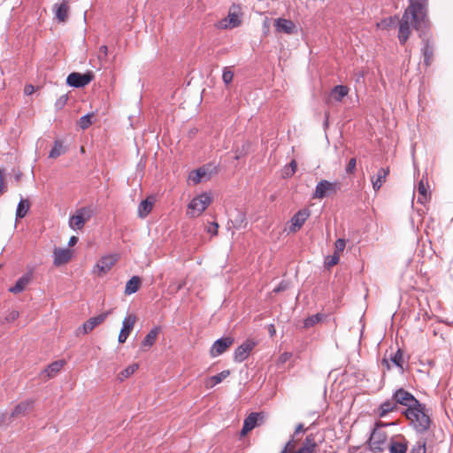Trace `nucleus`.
Segmentation results:
<instances>
[{
  "label": "nucleus",
  "mask_w": 453,
  "mask_h": 453,
  "mask_svg": "<svg viewBox=\"0 0 453 453\" xmlns=\"http://www.w3.org/2000/svg\"><path fill=\"white\" fill-rule=\"evenodd\" d=\"M403 413L417 433L424 434L430 428L431 418L426 412L425 404L419 403V406L414 405L406 409Z\"/></svg>",
  "instance_id": "nucleus-1"
},
{
  "label": "nucleus",
  "mask_w": 453,
  "mask_h": 453,
  "mask_svg": "<svg viewBox=\"0 0 453 453\" xmlns=\"http://www.w3.org/2000/svg\"><path fill=\"white\" fill-rule=\"evenodd\" d=\"M404 12L411 16L416 30L422 29L426 22L427 0H410V4Z\"/></svg>",
  "instance_id": "nucleus-2"
},
{
  "label": "nucleus",
  "mask_w": 453,
  "mask_h": 453,
  "mask_svg": "<svg viewBox=\"0 0 453 453\" xmlns=\"http://www.w3.org/2000/svg\"><path fill=\"white\" fill-rule=\"evenodd\" d=\"M211 197L207 193L195 196L188 204L187 215L196 218L201 215L211 204Z\"/></svg>",
  "instance_id": "nucleus-3"
},
{
  "label": "nucleus",
  "mask_w": 453,
  "mask_h": 453,
  "mask_svg": "<svg viewBox=\"0 0 453 453\" xmlns=\"http://www.w3.org/2000/svg\"><path fill=\"white\" fill-rule=\"evenodd\" d=\"M93 211L89 207H82L76 211L69 219V226L73 231L81 230L92 217Z\"/></svg>",
  "instance_id": "nucleus-4"
},
{
  "label": "nucleus",
  "mask_w": 453,
  "mask_h": 453,
  "mask_svg": "<svg viewBox=\"0 0 453 453\" xmlns=\"http://www.w3.org/2000/svg\"><path fill=\"white\" fill-rule=\"evenodd\" d=\"M392 396L396 405L401 404L403 406H405L406 409H410L414 405L419 406V401L417 400L411 393L406 391L402 388L396 389Z\"/></svg>",
  "instance_id": "nucleus-5"
},
{
  "label": "nucleus",
  "mask_w": 453,
  "mask_h": 453,
  "mask_svg": "<svg viewBox=\"0 0 453 453\" xmlns=\"http://www.w3.org/2000/svg\"><path fill=\"white\" fill-rule=\"evenodd\" d=\"M94 79L92 72L84 73H72L67 76L66 83L73 88H83L87 86Z\"/></svg>",
  "instance_id": "nucleus-6"
},
{
  "label": "nucleus",
  "mask_w": 453,
  "mask_h": 453,
  "mask_svg": "<svg viewBox=\"0 0 453 453\" xmlns=\"http://www.w3.org/2000/svg\"><path fill=\"white\" fill-rule=\"evenodd\" d=\"M338 188L339 185L337 182H330L326 180H322L317 184L312 198L322 199L326 196L335 193Z\"/></svg>",
  "instance_id": "nucleus-7"
},
{
  "label": "nucleus",
  "mask_w": 453,
  "mask_h": 453,
  "mask_svg": "<svg viewBox=\"0 0 453 453\" xmlns=\"http://www.w3.org/2000/svg\"><path fill=\"white\" fill-rule=\"evenodd\" d=\"M118 261L117 255H106L102 257L93 268V273L98 276L107 273Z\"/></svg>",
  "instance_id": "nucleus-8"
},
{
  "label": "nucleus",
  "mask_w": 453,
  "mask_h": 453,
  "mask_svg": "<svg viewBox=\"0 0 453 453\" xmlns=\"http://www.w3.org/2000/svg\"><path fill=\"white\" fill-rule=\"evenodd\" d=\"M255 346L256 342L253 340H246L235 349L234 352V361L242 363L246 360Z\"/></svg>",
  "instance_id": "nucleus-9"
},
{
  "label": "nucleus",
  "mask_w": 453,
  "mask_h": 453,
  "mask_svg": "<svg viewBox=\"0 0 453 453\" xmlns=\"http://www.w3.org/2000/svg\"><path fill=\"white\" fill-rule=\"evenodd\" d=\"M311 216V211L307 208L299 210L290 219L289 232L296 233L303 226Z\"/></svg>",
  "instance_id": "nucleus-10"
},
{
  "label": "nucleus",
  "mask_w": 453,
  "mask_h": 453,
  "mask_svg": "<svg viewBox=\"0 0 453 453\" xmlns=\"http://www.w3.org/2000/svg\"><path fill=\"white\" fill-rule=\"evenodd\" d=\"M411 24H412L414 27V24L411 20V16L404 12L400 21L398 33V39L402 44H404L410 36Z\"/></svg>",
  "instance_id": "nucleus-11"
},
{
  "label": "nucleus",
  "mask_w": 453,
  "mask_h": 453,
  "mask_svg": "<svg viewBox=\"0 0 453 453\" xmlns=\"http://www.w3.org/2000/svg\"><path fill=\"white\" fill-rule=\"evenodd\" d=\"M234 338L231 336L218 339L212 344L210 353L212 357H216L223 354L232 344Z\"/></svg>",
  "instance_id": "nucleus-12"
},
{
  "label": "nucleus",
  "mask_w": 453,
  "mask_h": 453,
  "mask_svg": "<svg viewBox=\"0 0 453 453\" xmlns=\"http://www.w3.org/2000/svg\"><path fill=\"white\" fill-rule=\"evenodd\" d=\"M242 24V18L239 12L230 11L227 17L219 21L217 27L220 29L234 28Z\"/></svg>",
  "instance_id": "nucleus-13"
},
{
  "label": "nucleus",
  "mask_w": 453,
  "mask_h": 453,
  "mask_svg": "<svg viewBox=\"0 0 453 453\" xmlns=\"http://www.w3.org/2000/svg\"><path fill=\"white\" fill-rule=\"evenodd\" d=\"M273 25L275 30L279 33H284L287 35H294L297 33V27L296 24L290 19L278 18L274 19Z\"/></svg>",
  "instance_id": "nucleus-14"
},
{
  "label": "nucleus",
  "mask_w": 453,
  "mask_h": 453,
  "mask_svg": "<svg viewBox=\"0 0 453 453\" xmlns=\"http://www.w3.org/2000/svg\"><path fill=\"white\" fill-rule=\"evenodd\" d=\"M135 316L134 314L127 315L125 317L122 322V328L119 332L118 341L119 343L126 342L131 330L133 329L135 323Z\"/></svg>",
  "instance_id": "nucleus-15"
},
{
  "label": "nucleus",
  "mask_w": 453,
  "mask_h": 453,
  "mask_svg": "<svg viewBox=\"0 0 453 453\" xmlns=\"http://www.w3.org/2000/svg\"><path fill=\"white\" fill-rule=\"evenodd\" d=\"M110 313H111V311H108L103 312L96 317L90 318L82 325V326L80 328V330H81L84 334L91 332L96 326L102 324L106 319V318L110 315Z\"/></svg>",
  "instance_id": "nucleus-16"
},
{
  "label": "nucleus",
  "mask_w": 453,
  "mask_h": 453,
  "mask_svg": "<svg viewBox=\"0 0 453 453\" xmlns=\"http://www.w3.org/2000/svg\"><path fill=\"white\" fill-rule=\"evenodd\" d=\"M408 441L403 435L392 437L388 445L390 453H406Z\"/></svg>",
  "instance_id": "nucleus-17"
},
{
  "label": "nucleus",
  "mask_w": 453,
  "mask_h": 453,
  "mask_svg": "<svg viewBox=\"0 0 453 453\" xmlns=\"http://www.w3.org/2000/svg\"><path fill=\"white\" fill-rule=\"evenodd\" d=\"M53 263L56 266L66 264L72 257V251L69 249L55 248L53 251Z\"/></svg>",
  "instance_id": "nucleus-18"
},
{
  "label": "nucleus",
  "mask_w": 453,
  "mask_h": 453,
  "mask_svg": "<svg viewBox=\"0 0 453 453\" xmlns=\"http://www.w3.org/2000/svg\"><path fill=\"white\" fill-rule=\"evenodd\" d=\"M65 365V360H58L49 365L42 372L41 378L42 380H48L56 376V374L61 370Z\"/></svg>",
  "instance_id": "nucleus-19"
},
{
  "label": "nucleus",
  "mask_w": 453,
  "mask_h": 453,
  "mask_svg": "<svg viewBox=\"0 0 453 453\" xmlns=\"http://www.w3.org/2000/svg\"><path fill=\"white\" fill-rule=\"evenodd\" d=\"M389 173V168L388 167H381L376 176L372 177V188L374 191L380 190V188L382 187L383 183L387 180V176Z\"/></svg>",
  "instance_id": "nucleus-20"
},
{
  "label": "nucleus",
  "mask_w": 453,
  "mask_h": 453,
  "mask_svg": "<svg viewBox=\"0 0 453 453\" xmlns=\"http://www.w3.org/2000/svg\"><path fill=\"white\" fill-rule=\"evenodd\" d=\"M32 274L30 273L22 275L15 283L14 286L9 288V291L12 294H19L25 290L26 287L31 281Z\"/></svg>",
  "instance_id": "nucleus-21"
},
{
  "label": "nucleus",
  "mask_w": 453,
  "mask_h": 453,
  "mask_svg": "<svg viewBox=\"0 0 453 453\" xmlns=\"http://www.w3.org/2000/svg\"><path fill=\"white\" fill-rule=\"evenodd\" d=\"M34 401L32 399L26 400L15 406L11 413L12 418L26 415L33 407Z\"/></svg>",
  "instance_id": "nucleus-22"
},
{
  "label": "nucleus",
  "mask_w": 453,
  "mask_h": 453,
  "mask_svg": "<svg viewBox=\"0 0 453 453\" xmlns=\"http://www.w3.org/2000/svg\"><path fill=\"white\" fill-rule=\"evenodd\" d=\"M160 328L158 326L153 327L142 340L141 346L143 349H148L152 347L158 336Z\"/></svg>",
  "instance_id": "nucleus-23"
},
{
  "label": "nucleus",
  "mask_w": 453,
  "mask_h": 453,
  "mask_svg": "<svg viewBox=\"0 0 453 453\" xmlns=\"http://www.w3.org/2000/svg\"><path fill=\"white\" fill-rule=\"evenodd\" d=\"M53 11L55 12V18L58 22H65L67 19L69 7L66 3L63 2L54 4Z\"/></svg>",
  "instance_id": "nucleus-24"
},
{
  "label": "nucleus",
  "mask_w": 453,
  "mask_h": 453,
  "mask_svg": "<svg viewBox=\"0 0 453 453\" xmlns=\"http://www.w3.org/2000/svg\"><path fill=\"white\" fill-rule=\"evenodd\" d=\"M349 88L343 85H337L334 87L329 95V100L335 102H342V100L348 95Z\"/></svg>",
  "instance_id": "nucleus-25"
},
{
  "label": "nucleus",
  "mask_w": 453,
  "mask_h": 453,
  "mask_svg": "<svg viewBox=\"0 0 453 453\" xmlns=\"http://www.w3.org/2000/svg\"><path fill=\"white\" fill-rule=\"evenodd\" d=\"M259 415L257 412H252L244 419L242 434H246L257 426Z\"/></svg>",
  "instance_id": "nucleus-26"
},
{
  "label": "nucleus",
  "mask_w": 453,
  "mask_h": 453,
  "mask_svg": "<svg viewBox=\"0 0 453 453\" xmlns=\"http://www.w3.org/2000/svg\"><path fill=\"white\" fill-rule=\"evenodd\" d=\"M386 435L384 433L374 430L370 438L371 446L377 450L381 451V445L385 443Z\"/></svg>",
  "instance_id": "nucleus-27"
},
{
  "label": "nucleus",
  "mask_w": 453,
  "mask_h": 453,
  "mask_svg": "<svg viewBox=\"0 0 453 453\" xmlns=\"http://www.w3.org/2000/svg\"><path fill=\"white\" fill-rule=\"evenodd\" d=\"M230 374V372L228 370H224L220 372L219 373L213 375L210 378H208L205 381V387L207 388H211L215 387L217 384L223 381L226 378H227Z\"/></svg>",
  "instance_id": "nucleus-28"
},
{
  "label": "nucleus",
  "mask_w": 453,
  "mask_h": 453,
  "mask_svg": "<svg viewBox=\"0 0 453 453\" xmlns=\"http://www.w3.org/2000/svg\"><path fill=\"white\" fill-rule=\"evenodd\" d=\"M209 178L210 176L207 174V171L204 167L193 171L189 174V180H192L194 184H198L203 180H207Z\"/></svg>",
  "instance_id": "nucleus-29"
},
{
  "label": "nucleus",
  "mask_w": 453,
  "mask_h": 453,
  "mask_svg": "<svg viewBox=\"0 0 453 453\" xmlns=\"http://www.w3.org/2000/svg\"><path fill=\"white\" fill-rule=\"evenodd\" d=\"M418 191V203H425L427 200L428 196V185L427 182L424 180V179H421L417 187Z\"/></svg>",
  "instance_id": "nucleus-30"
},
{
  "label": "nucleus",
  "mask_w": 453,
  "mask_h": 453,
  "mask_svg": "<svg viewBox=\"0 0 453 453\" xmlns=\"http://www.w3.org/2000/svg\"><path fill=\"white\" fill-rule=\"evenodd\" d=\"M141 285V279L139 276H133L127 283L125 288L126 295H132L138 291Z\"/></svg>",
  "instance_id": "nucleus-31"
},
{
  "label": "nucleus",
  "mask_w": 453,
  "mask_h": 453,
  "mask_svg": "<svg viewBox=\"0 0 453 453\" xmlns=\"http://www.w3.org/2000/svg\"><path fill=\"white\" fill-rule=\"evenodd\" d=\"M396 403L394 400V398L392 397L391 399H388V400H386L384 401L380 405V417H385L388 413L391 412V411H394L395 410H396Z\"/></svg>",
  "instance_id": "nucleus-32"
},
{
  "label": "nucleus",
  "mask_w": 453,
  "mask_h": 453,
  "mask_svg": "<svg viewBox=\"0 0 453 453\" xmlns=\"http://www.w3.org/2000/svg\"><path fill=\"white\" fill-rule=\"evenodd\" d=\"M153 207V202L150 201L149 198L142 200L138 206V216L141 219L146 218L151 211Z\"/></svg>",
  "instance_id": "nucleus-33"
},
{
  "label": "nucleus",
  "mask_w": 453,
  "mask_h": 453,
  "mask_svg": "<svg viewBox=\"0 0 453 453\" xmlns=\"http://www.w3.org/2000/svg\"><path fill=\"white\" fill-rule=\"evenodd\" d=\"M29 210L28 200L20 199L16 210V219H23Z\"/></svg>",
  "instance_id": "nucleus-34"
},
{
  "label": "nucleus",
  "mask_w": 453,
  "mask_h": 453,
  "mask_svg": "<svg viewBox=\"0 0 453 453\" xmlns=\"http://www.w3.org/2000/svg\"><path fill=\"white\" fill-rule=\"evenodd\" d=\"M139 365L138 364H133L129 366H127L126 369L121 371L119 375L118 379L121 381L130 377L132 374L135 372V371L138 369Z\"/></svg>",
  "instance_id": "nucleus-35"
},
{
  "label": "nucleus",
  "mask_w": 453,
  "mask_h": 453,
  "mask_svg": "<svg viewBox=\"0 0 453 453\" xmlns=\"http://www.w3.org/2000/svg\"><path fill=\"white\" fill-rule=\"evenodd\" d=\"M65 151V149L63 143L59 141H56L54 142L53 148L50 151L49 157H52V158H56L58 157L61 156L62 154H64Z\"/></svg>",
  "instance_id": "nucleus-36"
},
{
  "label": "nucleus",
  "mask_w": 453,
  "mask_h": 453,
  "mask_svg": "<svg viewBox=\"0 0 453 453\" xmlns=\"http://www.w3.org/2000/svg\"><path fill=\"white\" fill-rule=\"evenodd\" d=\"M302 447L308 449L309 452L313 453L317 448L314 435H307Z\"/></svg>",
  "instance_id": "nucleus-37"
},
{
  "label": "nucleus",
  "mask_w": 453,
  "mask_h": 453,
  "mask_svg": "<svg viewBox=\"0 0 453 453\" xmlns=\"http://www.w3.org/2000/svg\"><path fill=\"white\" fill-rule=\"evenodd\" d=\"M422 54L424 58V63L426 65H430V61L433 57V49L430 47L428 42L425 43V45L422 48Z\"/></svg>",
  "instance_id": "nucleus-38"
},
{
  "label": "nucleus",
  "mask_w": 453,
  "mask_h": 453,
  "mask_svg": "<svg viewBox=\"0 0 453 453\" xmlns=\"http://www.w3.org/2000/svg\"><path fill=\"white\" fill-rule=\"evenodd\" d=\"M94 117L93 113H88L84 116H82L79 121L78 125L82 129L85 130L89 127V126L92 124V118Z\"/></svg>",
  "instance_id": "nucleus-39"
},
{
  "label": "nucleus",
  "mask_w": 453,
  "mask_h": 453,
  "mask_svg": "<svg viewBox=\"0 0 453 453\" xmlns=\"http://www.w3.org/2000/svg\"><path fill=\"white\" fill-rule=\"evenodd\" d=\"M322 319V315L320 313H317L315 315L310 316L303 321V326L306 328L311 327L319 323Z\"/></svg>",
  "instance_id": "nucleus-40"
},
{
  "label": "nucleus",
  "mask_w": 453,
  "mask_h": 453,
  "mask_svg": "<svg viewBox=\"0 0 453 453\" xmlns=\"http://www.w3.org/2000/svg\"><path fill=\"white\" fill-rule=\"evenodd\" d=\"M233 79H234V73L230 70L229 67H225L223 69V73H222V80H223L224 83L227 86L233 81Z\"/></svg>",
  "instance_id": "nucleus-41"
},
{
  "label": "nucleus",
  "mask_w": 453,
  "mask_h": 453,
  "mask_svg": "<svg viewBox=\"0 0 453 453\" xmlns=\"http://www.w3.org/2000/svg\"><path fill=\"white\" fill-rule=\"evenodd\" d=\"M391 361L397 367H400L401 369H403V353H402V351L400 349H398L394 354V356L391 357Z\"/></svg>",
  "instance_id": "nucleus-42"
},
{
  "label": "nucleus",
  "mask_w": 453,
  "mask_h": 453,
  "mask_svg": "<svg viewBox=\"0 0 453 453\" xmlns=\"http://www.w3.org/2000/svg\"><path fill=\"white\" fill-rule=\"evenodd\" d=\"M19 312L18 311H14V310L11 311L4 317L3 323L4 322L12 323V322L15 321L19 318Z\"/></svg>",
  "instance_id": "nucleus-43"
},
{
  "label": "nucleus",
  "mask_w": 453,
  "mask_h": 453,
  "mask_svg": "<svg viewBox=\"0 0 453 453\" xmlns=\"http://www.w3.org/2000/svg\"><path fill=\"white\" fill-rule=\"evenodd\" d=\"M340 260V256L337 253H334L333 256L327 257L326 259V265L328 267L335 265Z\"/></svg>",
  "instance_id": "nucleus-44"
},
{
  "label": "nucleus",
  "mask_w": 453,
  "mask_h": 453,
  "mask_svg": "<svg viewBox=\"0 0 453 453\" xmlns=\"http://www.w3.org/2000/svg\"><path fill=\"white\" fill-rule=\"evenodd\" d=\"M334 246H335V252L334 253H339V252H342L345 249V246H346V242H345V240L343 239H337L335 243H334Z\"/></svg>",
  "instance_id": "nucleus-45"
},
{
  "label": "nucleus",
  "mask_w": 453,
  "mask_h": 453,
  "mask_svg": "<svg viewBox=\"0 0 453 453\" xmlns=\"http://www.w3.org/2000/svg\"><path fill=\"white\" fill-rule=\"evenodd\" d=\"M246 225L245 216L242 212H238L237 218L235 219V227H242Z\"/></svg>",
  "instance_id": "nucleus-46"
},
{
  "label": "nucleus",
  "mask_w": 453,
  "mask_h": 453,
  "mask_svg": "<svg viewBox=\"0 0 453 453\" xmlns=\"http://www.w3.org/2000/svg\"><path fill=\"white\" fill-rule=\"evenodd\" d=\"M66 101H67V96L66 95H64V96H61L55 103V107L57 110H60L62 109L65 104H66Z\"/></svg>",
  "instance_id": "nucleus-47"
},
{
  "label": "nucleus",
  "mask_w": 453,
  "mask_h": 453,
  "mask_svg": "<svg viewBox=\"0 0 453 453\" xmlns=\"http://www.w3.org/2000/svg\"><path fill=\"white\" fill-rule=\"evenodd\" d=\"M356 165H357L356 158H354V157L350 158L346 166V172L348 173H352L356 168Z\"/></svg>",
  "instance_id": "nucleus-48"
},
{
  "label": "nucleus",
  "mask_w": 453,
  "mask_h": 453,
  "mask_svg": "<svg viewBox=\"0 0 453 453\" xmlns=\"http://www.w3.org/2000/svg\"><path fill=\"white\" fill-rule=\"evenodd\" d=\"M218 228H219V225L214 222V223H211L207 227V232L211 234L212 235H216L218 234Z\"/></svg>",
  "instance_id": "nucleus-49"
},
{
  "label": "nucleus",
  "mask_w": 453,
  "mask_h": 453,
  "mask_svg": "<svg viewBox=\"0 0 453 453\" xmlns=\"http://www.w3.org/2000/svg\"><path fill=\"white\" fill-rule=\"evenodd\" d=\"M99 59H103V58H105L107 57V54H108V48L107 46L105 45H102L100 48H99Z\"/></svg>",
  "instance_id": "nucleus-50"
},
{
  "label": "nucleus",
  "mask_w": 453,
  "mask_h": 453,
  "mask_svg": "<svg viewBox=\"0 0 453 453\" xmlns=\"http://www.w3.org/2000/svg\"><path fill=\"white\" fill-rule=\"evenodd\" d=\"M5 190L4 183V169L0 168V193H4Z\"/></svg>",
  "instance_id": "nucleus-51"
},
{
  "label": "nucleus",
  "mask_w": 453,
  "mask_h": 453,
  "mask_svg": "<svg viewBox=\"0 0 453 453\" xmlns=\"http://www.w3.org/2000/svg\"><path fill=\"white\" fill-rule=\"evenodd\" d=\"M294 439H290L285 445V447L282 449V453H287L289 449H291L293 445Z\"/></svg>",
  "instance_id": "nucleus-52"
},
{
  "label": "nucleus",
  "mask_w": 453,
  "mask_h": 453,
  "mask_svg": "<svg viewBox=\"0 0 453 453\" xmlns=\"http://www.w3.org/2000/svg\"><path fill=\"white\" fill-rule=\"evenodd\" d=\"M289 167H290V173H288L287 174L288 175H292L296 173V167H297V165H296V162L295 160H292L290 163H289Z\"/></svg>",
  "instance_id": "nucleus-53"
},
{
  "label": "nucleus",
  "mask_w": 453,
  "mask_h": 453,
  "mask_svg": "<svg viewBox=\"0 0 453 453\" xmlns=\"http://www.w3.org/2000/svg\"><path fill=\"white\" fill-rule=\"evenodd\" d=\"M286 288H287V284L282 281L273 289V292L274 293H279L280 291L285 290Z\"/></svg>",
  "instance_id": "nucleus-54"
},
{
  "label": "nucleus",
  "mask_w": 453,
  "mask_h": 453,
  "mask_svg": "<svg viewBox=\"0 0 453 453\" xmlns=\"http://www.w3.org/2000/svg\"><path fill=\"white\" fill-rule=\"evenodd\" d=\"M305 431L303 424H298L296 427V430L294 432V436L297 435L300 433H303Z\"/></svg>",
  "instance_id": "nucleus-55"
},
{
  "label": "nucleus",
  "mask_w": 453,
  "mask_h": 453,
  "mask_svg": "<svg viewBox=\"0 0 453 453\" xmlns=\"http://www.w3.org/2000/svg\"><path fill=\"white\" fill-rule=\"evenodd\" d=\"M78 242V237L76 236H72L70 239H69V242H68V245L69 246H73L77 243Z\"/></svg>",
  "instance_id": "nucleus-56"
},
{
  "label": "nucleus",
  "mask_w": 453,
  "mask_h": 453,
  "mask_svg": "<svg viewBox=\"0 0 453 453\" xmlns=\"http://www.w3.org/2000/svg\"><path fill=\"white\" fill-rule=\"evenodd\" d=\"M33 90H34L33 86H27V87L25 88V93H26L27 95H30V94L33 92Z\"/></svg>",
  "instance_id": "nucleus-57"
},
{
  "label": "nucleus",
  "mask_w": 453,
  "mask_h": 453,
  "mask_svg": "<svg viewBox=\"0 0 453 453\" xmlns=\"http://www.w3.org/2000/svg\"><path fill=\"white\" fill-rule=\"evenodd\" d=\"M426 449V448H425V445L418 446V447L413 448V449L411 450V452H410V453H418V449Z\"/></svg>",
  "instance_id": "nucleus-58"
},
{
  "label": "nucleus",
  "mask_w": 453,
  "mask_h": 453,
  "mask_svg": "<svg viewBox=\"0 0 453 453\" xmlns=\"http://www.w3.org/2000/svg\"><path fill=\"white\" fill-rule=\"evenodd\" d=\"M288 356H289V355H288V353H284V354H282V355L280 356V360H281L282 362H285V361L288 359Z\"/></svg>",
  "instance_id": "nucleus-59"
},
{
  "label": "nucleus",
  "mask_w": 453,
  "mask_h": 453,
  "mask_svg": "<svg viewBox=\"0 0 453 453\" xmlns=\"http://www.w3.org/2000/svg\"><path fill=\"white\" fill-rule=\"evenodd\" d=\"M274 333H275L274 326L273 325H271V326H270V334H271V335H273Z\"/></svg>",
  "instance_id": "nucleus-60"
},
{
  "label": "nucleus",
  "mask_w": 453,
  "mask_h": 453,
  "mask_svg": "<svg viewBox=\"0 0 453 453\" xmlns=\"http://www.w3.org/2000/svg\"><path fill=\"white\" fill-rule=\"evenodd\" d=\"M382 364H383V365L385 364V365H387V367H388V368H389L388 361L386 358H384V359L382 360Z\"/></svg>",
  "instance_id": "nucleus-61"
},
{
  "label": "nucleus",
  "mask_w": 453,
  "mask_h": 453,
  "mask_svg": "<svg viewBox=\"0 0 453 453\" xmlns=\"http://www.w3.org/2000/svg\"><path fill=\"white\" fill-rule=\"evenodd\" d=\"M181 288H182V285H181V284H180V285L178 286V288H177V290L180 289Z\"/></svg>",
  "instance_id": "nucleus-62"
},
{
  "label": "nucleus",
  "mask_w": 453,
  "mask_h": 453,
  "mask_svg": "<svg viewBox=\"0 0 453 453\" xmlns=\"http://www.w3.org/2000/svg\"><path fill=\"white\" fill-rule=\"evenodd\" d=\"M2 268V265H0V269Z\"/></svg>",
  "instance_id": "nucleus-63"
},
{
  "label": "nucleus",
  "mask_w": 453,
  "mask_h": 453,
  "mask_svg": "<svg viewBox=\"0 0 453 453\" xmlns=\"http://www.w3.org/2000/svg\"><path fill=\"white\" fill-rule=\"evenodd\" d=\"M280 453H282V450Z\"/></svg>",
  "instance_id": "nucleus-64"
}]
</instances>
